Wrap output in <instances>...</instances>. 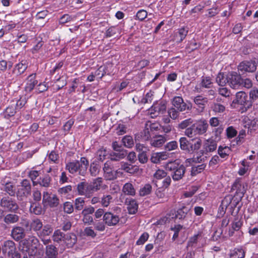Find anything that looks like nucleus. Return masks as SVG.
Instances as JSON below:
<instances>
[{"label":"nucleus","mask_w":258,"mask_h":258,"mask_svg":"<svg viewBox=\"0 0 258 258\" xmlns=\"http://www.w3.org/2000/svg\"><path fill=\"white\" fill-rule=\"evenodd\" d=\"M164 168L166 170L171 172V175L174 181L182 179L185 172V167L176 161L167 163L165 164Z\"/></svg>","instance_id":"nucleus-1"},{"label":"nucleus","mask_w":258,"mask_h":258,"mask_svg":"<svg viewBox=\"0 0 258 258\" xmlns=\"http://www.w3.org/2000/svg\"><path fill=\"white\" fill-rule=\"evenodd\" d=\"M217 147V141L216 139L213 137L208 139L205 140L203 145V150L198 154L197 157L195 158V160L198 162L204 161L207 158L205 154L213 152L215 151Z\"/></svg>","instance_id":"nucleus-2"},{"label":"nucleus","mask_w":258,"mask_h":258,"mask_svg":"<svg viewBox=\"0 0 258 258\" xmlns=\"http://www.w3.org/2000/svg\"><path fill=\"white\" fill-rule=\"evenodd\" d=\"M89 162L85 157H82L80 161L71 162L67 164L66 169L70 173L74 174L77 172L81 175H84L86 172Z\"/></svg>","instance_id":"nucleus-3"},{"label":"nucleus","mask_w":258,"mask_h":258,"mask_svg":"<svg viewBox=\"0 0 258 258\" xmlns=\"http://www.w3.org/2000/svg\"><path fill=\"white\" fill-rule=\"evenodd\" d=\"M238 104L242 106V109L245 111L247 110L252 106L251 101L248 100L246 94L243 92L240 91L236 94V98L231 104L232 108L237 107L236 105Z\"/></svg>","instance_id":"nucleus-4"},{"label":"nucleus","mask_w":258,"mask_h":258,"mask_svg":"<svg viewBox=\"0 0 258 258\" xmlns=\"http://www.w3.org/2000/svg\"><path fill=\"white\" fill-rule=\"evenodd\" d=\"M42 204L44 207L49 206L55 207L59 204V200L57 196L47 191L43 192Z\"/></svg>","instance_id":"nucleus-5"},{"label":"nucleus","mask_w":258,"mask_h":258,"mask_svg":"<svg viewBox=\"0 0 258 258\" xmlns=\"http://www.w3.org/2000/svg\"><path fill=\"white\" fill-rule=\"evenodd\" d=\"M53 230V229L51 225L46 224L43 226V228L41 231L37 233L38 236L44 245H47L51 242L50 239L47 237L52 233Z\"/></svg>","instance_id":"nucleus-6"},{"label":"nucleus","mask_w":258,"mask_h":258,"mask_svg":"<svg viewBox=\"0 0 258 258\" xmlns=\"http://www.w3.org/2000/svg\"><path fill=\"white\" fill-rule=\"evenodd\" d=\"M228 85L233 89H237L240 87L241 77L236 72L228 73Z\"/></svg>","instance_id":"nucleus-7"},{"label":"nucleus","mask_w":258,"mask_h":258,"mask_svg":"<svg viewBox=\"0 0 258 258\" xmlns=\"http://www.w3.org/2000/svg\"><path fill=\"white\" fill-rule=\"evenodd\" d=\"M166 108L165 103L162 102L156 103L151 106L149 110V112L150 114L151 117L154 118L158 116L160 114L164 112Z\"/></svg>","instance_id":"nucleus-8"},{"label":"nucleus","mask_w":258,"mask_h":258,"mask_svg":"<svg viewBox=\"0 0 258 258\" xmlns=\"http://www.w3.org/2000/svg\"><path fill=\"white\" fill-rule=\"evenodd\" d=\"M104 177L106 180H113L117 177V172L112 169L111 162L107 161L104 165Z\"/></svg>","instance_id":"nucleus-9"},{"label":"nucleus","mask_w":258,"mask_h":258,"mask_svg":"<svg viewBox=\"0 0 258 258\" xmlns=\"http://www.w3.org/2000/svg\"><path fill=\"white\" fill-rule=\"evenodd\" d=\"M1 205L3 207L12 212L18 209V206L16 201L10 197L3 198L1 200Z\"/></svg>","instance_id":"nucleus-10"},{"label":"nucleus","mask_w":258,"mask_h":258,"mask_svg":"<svg viewBox=\"0 0 258 258\" xmlns=\"http://www.w3.org/2000/svg\"><path fill=\"white\" fill-rule=\"evenodd\" d=\"M31 184L28 179H23L21 185L18 186V195L20 197L27 196L30 193Z\"/></svg>","instance_id":"nucleus-11"},{"label":"nucleus","mask_w":258,"mask_h":258,"mask_svg":"<svg viewBox=\"0 0 258 258\" xmlns=\"http://www.w3.org/2000/svg\"><path fill=\"white\" fill-rule=\"evenodd\" d=\"M0 183L3 186L2 189L10 196H14L15 194V187L9 177H5L1 180Z\"/></svg>","instance_id":"nucleus-12"},{"label":"nucleus","mask_w":258,"mask_h":258,"mask_svg":"<svg viewBox=\"0 0 258 258\" xmlns=\"http://www.w3.org/2000/svg\"><path fill=\"white\" fill-rule=\"evenodd\" d=\"M192 125L195 128V133L199 135L205 134L207 132L208 127L207 122L203 119L197 120L196 123L194 122Z\"/></svg>","instance_id":"nucleus-13"},{"label":"nucleus","mask_w":258,"mask_h":258,"mask_svg":"<svg viewBox=\"0 0 258 258\" xmlns=\"http://www.w3.org/2000/svg\"><path fill=\"white\" fill-rule=\"evenodd\" d=\"M257 63L255 61H243L238 66V70L241 72H253L256 70Z\"/></svg>","instance_id":"nucleus-14"},{"label":"nucleus","mask_w":258,"mask_h":258,"mask_svg":"<svg viewBox=\"0 0 258 258\" xmlns=\"http://www.w3.org/2000/svg\"><path fill=\"white\" fill-rule=\"evenodd\" d=\"M2 250L4 253H7L9 256L13 258V255L17 253L16 252V246L14 242L12 240H7L4 242L2 246Z\"/></svg>","instance_id":"nucleus-15"},{"label":"nucleus","mask_w":258,"mask_h":258,"mask_svg":"<svg viewBox=\"0 0 258 258\" xmlns=\"http://www.w3.org/2000/svg\"><path fill=\"white\" fill-rule=\"evenodd\" d=\"M103 221L108 226H114L118 223L119 218L111 212H106L103 215Z\"/></svg>","instance_id":"nucleus-16"},{"label":"nucleus","mask_w":258,"mask_h":258,"mask_svg":"<svg viewBox=\"0 0 258 258\" xmlns=\"http://www.w3.org/2000/svg\"><path fill=\"white\" fill-rule=\"evenodd\" d=\"M36 78V74H32L27 78L25 86L26 92L30 93L33 90L36 85L38 83Z\"/></svg>","instance_id":"nucleus-17"},{"label":"nucleus","mask_w":258,"mask_h":258,"mask_svg":"<svg viewBox=\"0 0 258 258\" xmlns=\"http://www.w3.org/2000/svg\"><path fill=\"white\" fill-rule=\"evenodd\" d=\"M172 104L179 111H183L186 109H189V107L184 102L183 99L179 96H176L173 98Z\"/></svg>","instance_id":"nucleus-18"},{"label":"nucleus","mask_w":258,"mask_h":258,"mask_svg":"<svg viewBox=\"0 0 258 258\" xmlns=\"http://www.w3.org/2000/svg\"><path fill=\"white\" fill-rule=\"evenodd\" d=\"M93 192L97 191L100 189H105L107 185L103 184V179L101 177H98L93 179L90 183Z\"/></svg>","instance_id":"nucleus-19"},{"label":"nucleus","mask_w":258,"mask_h":258,"mask_svg":"<svg viewBox=\"0 0 258 258\" xmlns=\"http://www.w3.org/2000/svg\"><path fill=\"white\" fill-rule=\"evenodd\" d=\"M23 245H26V250L29 249V246L32 248L36 249L39 245V241L38 238L34 236H29L27 239L24 240L21 242Z\"/></svg>","instance_id":"nucleus-20"},{"label":"nucleus","mask_w":258,"mask_h":258,"mask_svg":"<svg viewBox=\"0 0 258 258\" xmlns=\"http://www.w3.org/2000/svg\"><path fill=\"white\" fill-rule=\"evenodd\" d=\"M77 241V237L73 233L66 234L63 239V243L62 245H66L68 247H72Z\"/></svg>","instance_id":"nucleus-21"},{"label":"nucleus","mask_w":258,"mask_h":258,"mask_svg":"<svg viewBox=\"0 0 258 258\" xmlns=\"http://www.w3.org/2000/svg\"><path fill=\"white\" fill-rule=\"evenodd\" d=\"M188 32L187 27H183L178 29L175 35V40L181 42L185 38Z\"/></svg>","instance_id":"nucleus-22"},{"label":"nucleus","mask_w":258,"mask_h":258,"mask_svg":"<svg viewBox=\"0 0 258 258\" xmlns=\"http://www.w3.org/2000/svg\"><path fill=\"white\" fill-rule=\"evenodd\" d=\"M194 102L198 106L199 111L202 112L204 109L205 105L208 102V99L206 97L199 95L195 97Z\"/></svg>","instance_id":"nucleus-23"},{"label":"nucleus","mask_w":258,"mask_h":258,"mask_svg":"<svg viewBox=\"0 0 258 258\" xmlns=\"http://www.w3.org/2000/svg\"><path fill=\"white\" fill-rule=\"evenodd\" d=\"M30 226L32 230L37 233L42 230L44 226H43L42 222L40 219L34 218L30 222Z\"/></svg>","instance_id":"nucleus-24"},{"label":"nucleus","mask_w":258,"mask_h":258,"mask_svg":"<svg viewBox=\"0 0 258 258\" xmlns=\"http://www.w3.org/2000/svg\"><path fill=\"white\" fill-rule=\"evenodd\" d=\"M57 255L56 248L52 244L46 247V258H56Z\"/></svg>","instance_id":"nucleus-25"},{"label":"nucleus","mask_w":258,"mask_h":258,"mask_svg":"<svg viewBox=\"0 0 258 258\" xmlns=\"http://www.w3.org/2000/svg\"><path fill=\"white\" fill-rule=\"evenodd\" d=\"M12 236L14 239L19 240L24 236V229L20 227H15L12 231Z\"/></svg>","instance_id":"nucleus-26"},{"label":"nucleus","mask_w":258,"mask_h":258,"mask_svg":"<svg viewBox=\"0 0 258 258\" xmlns=\"http://www.w3.org/2000/svg\"><path fill=\"white\" fill-rule=\"evenodd\" d=\"M122 192L128 196H134L136 195V189L133 184L130 182L124 184L122 187Z\"/></svg>","instance_id":"nucleus-27"},{"label":"nucleus","mask_w":258,"mask_h":258,"mask_svg":"<svg viewBox=\"0 0 258 258\" xmlns=\"http://www.w3.org/2000/svg\"><path fill=\"white\" fill-rule=\"evenodd\" d=\"M241 166L238 171V174L240 175H243L249 170V167L252 164L250 162L247 161L246 160L244 159L241 162Z\"/></svg>","instance_id":"nucleus-28"},{"label":"nucleus","mask_w":258,"mask_h":258,"mask_svg":"<svg viewBox=\"0 0 258 258\" xmlns=\"http://www.w3.org/2000/svg\"><path fill=\"white\" fill-rule=\"evenodd\" d=\"M165 141V138L160 135L153 138L151 141V145L154 147H159L162 146Z\"/></svg>","instance_id":"nucleus-29"},{"label":"nucleus","mask_w":258,"mask_h":258,"mask_svg":"<svg viewBox=\"0 0 258 258\" xmlns=\"http://www.w3.org/2000/svg\"><path fill=\"white\" fill-rule=\"evenodd\" d=\"M246 124L245 127H247L249 130L254 131L258 127V120L256 119H250L249 118L244 119Z\"/></svg>","instance_id":"nucleus-30"},{"label":"nucleus","mask_w":258,"mask_h":258,"mask_svg":"<svg viewBox=\"0 0 258 258\" xmlns=\"http://www.w3.org/2000/svg\"><path fill=\"white\" fill-rule=\"evenodd\" d=\"M245 252L242 248H235L231 251L229 258H244Z\"/></svg>","instance_id":"nucleus-31"},{"label":"nucleus","mask_w":258,"mask_h":258,"mask_svg":"<svg viewBox=\"0 0 258 258\" xmlns=\"http://www.w3.org/2000/svg\"><path fill=\"white\" fill-rule=\"evenodd\" d=\"M228 74L225 75L223 73H220L217 75L216 80L217 83L220 86H224L228 84Z\"/></svg>","instance_id":"nucleus-32"},{"label":"nucleus","mask_w":258,"mask_h":258,"mask_svg":"<svg viewBox=\"0 0 258 258\" xmlns=\"http://www.w3.org/2000/svg\"><path fill=\"white\" fill-rule=\"evenodd\" d=\"M30 211L31 213L38 215L42 213V209L41 205L39 203L36 202H31Z\"/></svg>","instance_id":"nucleus-33"},{"label":"nucleus","mask_w":258,"mask_h":258,"mask_svg":"<svg viewBox=\"0 0 258 258\" xmlns=\"http://www.w3.org/2000/svg\"><path fill=\"white\" fill-rule=\"evenodd\" d=\"M66 234L61 232L60 230H55L53 234L52 238L54 241L62 244L63 239Z\"/></svg>","instance_id":"nucleus-34"},{"label":"nucleus","mask_w":258,"mask_h":258,"mask_svg":"<svg viewBox=\"0 0 258 258\" xmlns=\"http://www.w3.org/2000/svg\"><path fill=\"white\" fill-rule=\"evenodd\" d=\"M230 148L226 146H220L218 150L219 155L223 158L227 157L230 153Z\"/></svg>","instance_id":"nucleus-35"},{"label":"nucleus","mask_w":258,"mask_h":258,"mask_svg":"<svg viewBox=\"0 0 258 258\" xmlns=\"http://www.w3.org/2000/svg\"><path fill=\"white\" fill-rule=\"evenodd\" d=\"M138 209V204L134 200H131L127 204V209L130 214H135Z\"/></svg>","instance_id":"nucleus-36"},{"label":"nucleus","mask_w":258,"mask_h":258,"mask_svg":"<svg viewBox=\"0 0 258 258\" xmlns=\"http://www.w3.org/2000/svg\"><path fill=\"white\" fill-rule=\"evenodd\" d=\"M40 174V173L39 171L35 170L32 169L29 171L28 176L32 180L33 185L34 186L37 185L38 184V181H36L35 180L39 176Z\"/></svg>","instance_id":"nucleus-37"},{"label":"nucleus","mask_w":258,"mask_h":258,"mask_svg":"<svg viewBox=\"0 0 258 258\" xmlns=\"http://www.w3.org/2000/svg\"><path fill=\"white\" fill-rule=\"evenodd\" d=\"M51 181V178L48 175H45L42 178H40L38 184L41 186L48 187L49 186Z\"/></svg>","instance_id":"nucleus-38"},{"label":"nucleus","mask_w":258,"mask_h":258,"mask_svg":"<svg viewBox=\"0 0 258 258\" xmlns=\"http://www.w3.org/2000/svg\"><path fill=\"white\" fill-rule=\"evenodd\" d=\"M126 153L122 150L112 153L111 156V160L117 161L125 157Z\"/></svg>","instance_id":"nucleus-39"},{"label":"nucleus","mask_w":258,"mask_h":258,"mask_svg":"<svg viewBox=\"0 0 258 258\" xmlns=\"http://www.w3.org/2000/svg\"><path fill=\"white\" fill-rule=\"evenodd\" d=\"M194 119L191 118L186 119L178 124V128L181 130L185 129L189 125H192L194 124Z\"/></svg>","instance_id":"nucleus-40"},{"label":"nucleus","mask_w":258,"mask_h":258,"mask_svg":"<svg viewBox=\"0 0 258 258\" xmlns=\"http://www.w3.org/2000/svg\"><path fill=\"white\" fill-rule=\"evenodd\" d=\"M122 143L125 147L128 148H132L134 144L133 139L130 136H124L122 139Z\"/></svg>","instance_id":"nucleus-41"},{"label":"nucleus","mask_w":258,"mask_h":258,"mask_svg":"<svg viewBox=\"0 0 258 258\" xmlns=\"http://www.w3.org/2000/svg\"><path fill=\"white\" fill-rule=\"evenodd\" d=\"M180 147L182 150L189 151V144L187 139L185 137H182L179 139Z\"/></svg>","instance_id":"nucleus-42"},{"label":"nucleus","mask_w":258,"mask_h":258,"mask_svg":"<svg viewBox=\"0 0 258 258\" xmlns=\"http://www.w3.org/2000/svg\"><path fill=\"white\" fill-rule=\"evenodd\" d=\"M152 186L150 184H145L143 187L141 188L139 194L141 196H145L150 194L152 191Z\"/></svg>","instance_id":"nucleus-43"},{"label":"nucleus","mask_w":258,"mask_h":258,"mask_svg":"<svg viewBox=\"0 0 258 258\" xmlns=\"http://www.w3.org/2000/svg\"><path fill=\"white\" fill-rule=\"evenodd\" d=\"M189 211V208L186 207H183L177 211L176 216L177 218L181 219L184 218Z\"/></svg>","instance_id":"nucleus-44"},{"label":"nucleus","mask_w":258,"mask_h":258,"mask_svg":"<svg viewBox=\"0 0 258 258\" xmlns=\"http://www.w3.org/2000/svg\"><path fill=\"white\" fill-rule=\"evenodd\" d=\"M112 200V197L111 195H103L101 199V204L103 207H107L109 205Z\"/></svg>","instance_id":"nucleus-45"},{"label":"nucleus","mask_w":258,"mask_h":258,"mask_svg":"<svg viewBox=\"0 0 258 258\" xmlns=\"http://www.w3.org/2000/svg\"><path fill=\"white\" fill-rule=\"evenodd\" d=\"M85 201L83 198H78L75 201V207L77 210L80 211L83 209Z\"/></svg>","instance_id":"nucleus-46"},{"label":"nucleus","mask_w":258,"mask_h":258,"mask_svg":"<svg viewBox=\"0 0 258 258\" xmlns=\"http://www.w3.org/2000/svg\"><path fill=\"white\" fill-rule=\"evenodd\" d=\"M48 159L50 163H57L59 159V155L55 152L52 151L48 155Z\"/></svg>","instance_id":"nucleus-47"},{"label":"nucleus","mask_w":258,"mask_h":258,"mask_svg":"<svg viewBox=\"0 0 258 258\" xmlns=\"http://www.w3.org/2000/svg\"><path fill=\"white\" fill-rule=\"evenodd\" d=\"M206 167L204 164H202L196 166H193L191 169V175L192 176L197 175L199 173L203 171Z\"/></svg>","instance_id":"nucleus-48"},{"label":"nucleus","mask_w":258,"mask_h":258,"mask_svg":"<svg viewBox=\"0 0 258 258\" xmlns=\"http://www.w3.org/2000/svg\"><path fill=\"white\" fill-rule=\"evenodd\" d=\"M167 176V173L163 169H159L154 173V178L156 179H161Z\"/></svg>","instance_id":"nucleus-49"},{"label":"nucleus","mask_w":258,"mask_h":258,"mask_svg":"<svg viewBox=\"0 0 258 258\" xmlns=\"http://www.w3.org/2000/svg\"><path fill=\"white\" fill-rule=\"evenodd\" d=\"M19 217L15 214H8L5 218V221L7 223H14L18 221Z\"/></svg>","instance_id":"nucleus-50"},{"label":"nucleus","mask_w":258,"mask_h":258,"mask_svg":"<svg viewBox=\"0 0 258 258\" xmlns=\"http://www.w3.org/2000/svg\"><path fill=\"white\" fill-rule=\"evenodd\" d=\"M154 92L150 91L146 93L145 96L142 98L141 102L143 103H151L153 99Z\"/></svg>","instance_id":"nucleus-51"},{"label":"nucleus","mask_w":258,"mask_h":258,"mask_svg":"<svg viewBox=\"0 0 258 258\" xmlns=\"http://www.w3.org/2000/svg\"><path fill=\"white\" fill-rule=\"evenodd\" d=\"M106 155L107 151L103 147L100 148L96 152V156L98 159L101 161H103Z\"/></svg>","instance_id":"nucleus-52"},{"label":"nucleus","mask_w":258,"mask_h":258,"mask_svg":"<svg viewBox=\"0 0 258 258\" xmlns=\"http://www.w3.org/2000/svg\"><path fill=\"white\" fill-rule=\"evenodd\" d=\"M85 185L86 181H82L77 185V191L78 194L81 196H84L85 197V194H87L85 192Z\"/></svg>","instance_id":"nucleus-53"},{"label":"nucleus","mask_w":258,"mask_h":258,"mask_svg":"<svg viewBox=\"0 0 258 258\" xmlns=\"http://www.w3.org/2000/svg\"><path fill=\"white\" fill-rule=\"evenodd\" d=\"M72 190V186L68 185L58 189V192L62 196H66Z\"/></svg>","instance_id":"nucleus-54"},{"label":"nucleus","mask_w":258,"mask_h":258,"mask_svg":"<svg viewBox=\"0 0 258 258\" xmlns=\"http://www.w3.org/2000/svg\"><path fill=\"white\" fill-rule=\"evenodd\" d=\"M213 110L216 113H223L225 110V107L223 105L220 103H215L213 105Z\"/></svg>","instance_id":"nucleus-55"},{"label":"nucleus","mask_w":258,"mask_h":258,"mask_svg":"<svg viewBox=\"0 0 258 258\" xmlns=\"http://www.w3.org/2000/svg\"><path fill=\"white\" fill-rule=\"evenodd\" d=\"M27 68V65L25 63V62H21L19 63L16 66V70L18 71V73L19 75L23 74L25 70Z\"/></svg>","instance_id":"nucleus-56"},{"label":"nucleus","mask_w":258,"mask_h":258,"mask_svg":"<svg viewBox=\"0 0 258 258\" xmlns=\"http://www.w3.org/2000/svg\"><path fill=\"white\" fill-rule=\"evenodd\" d=\"M84 234L87 236L94 238L96 236V233L92 227H87L84 229Z\"/></svg>","instance_id":"nucleus-57"},{"label":"nucleus","mask_w":258,"mask_h":258,"mask_svg":"<svg viewBox=\"0 0 258 258\" xmlns=\"http://www.w3.org/2000/svg\"><path fill=\"white\" fill-rule=\"evenodd\" d=\"M168 115L172 119H176L179 116V112L175 108L172 107L168 110Z\"/></svg>","instance_id":"nucleus-58"},{"label":"nucleus","mask_w":258,"mask_h":258,"mask_svg":"<svg viewBox=\"0 0 258 258\" xmlns=\"http://www.w3.org/2000/svg\"><path fill=\"white\" fill-rule=\"evenodd\" d=\"M149 234L147 232L143 233L140 237L139 239L137 241L136 244L137 245L143 244L149 238Z\"/></svg>","instance_id":"nucleus-59"},{"label":"nucleus","mask_w":258,"mask_h":258,"mask_svg":"<svg viewBox=\"0 0 258 258\" xmlns=\"http://www.w3.org/2000/svg\"><path fill=\"white\" fill-rule=\"evenodd\" d=\"M249 98L253 101L258 99V89L256 87H253L249 91Z\"/></svg>","instance_id":"nucleus-60"},{"label":"nucleus","mask_w":258,"mask_h":258,"mask_svg":"<svg viewBox=\"0 0 258 258\" xmlns=\"http://www.w3.org/2000/svg\"><path fill=\"white\" fill-rule=\"evenodd\" d=\"M63 210L67 213H72L74 211L73 204L69 202H65L63 204Z\"/></svg>","instance_id":"nucleus-61"},{"label":"nucleus","mask_w":258,"mask_h":258,"mask_svg":"<svg viewBox=\"0 0 258 258\" xmlns=\"http://www.w3.org/2000/svg\"><path fill=\"white\" fill-rule=\"evenodd\" d=\"M200 238H202V235L201 233H198L194 235L191 237L188 242V246H192L194 244L196 243Z\"/></svg>","instance_id":"nucleus-62"},{"label":"nucleus","mask_w":258,"mask_h":258,"mask_svg":"<svg viewBox=\"0 0 258 258\" xmlns=\"http://www.w3.org/2000/svg\"><path fill=\"white\" fill-rule=\"evenodd\" d=\"M244 87L246 88L249 89L252 87V83L249 79H242L240 84V87Z\"/></svg>","instance_id":"nucleus-63"},{"label":"nucleus","mask_w":258,"mask_h":258,"mask_svg":"<svg viewBox=\"0 0 258 258\" xmlns=\"http://www.w3.org/2000/svg\"><path fill=\"white\" fill-rule=\"evenodd\" d=\"M99 171L98 166L94 163L91 164L90 168V174L92 176H96Z\"/></svg>","instance_id":"nucleus-64"}]
</instances>
